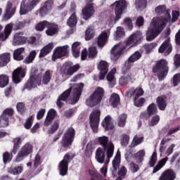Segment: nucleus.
<instances>
[{"instance_id": "nucleus-1", "label": "nucleus", "mask_w": 180, "mask_h": 180, "mask_svg": "<svg viewBox=\"0 0 180 180\" xmlns=\"http://www.w3.org/2000/svg\"><path fill=\"white\" fill-rule=\"evenodd\" d=\"M156 15L165 13V18L155 17L153 18L150 25L146 32V40L151 41L155 39L164 30L165 25L171 22V10H167L165 5L158 6L155 8Z\"/></svg>"}, {"instance_id": "nucleus-2", "label": "nucleus", "mask_w": 180, "mask_h": 180, "mask_svg": "<svg viewBox=\"0 0 180 180\" xmlns=\"http://www.w3.org/2000/svg\"><path fill=\"white\" fill-rule=\"evenodd\" d=\"M105 95V90L102 87H97L86 101V106L94 108L101 105Z\"/></svg>"}, {"instance_id": "nucleus-3", "label": "nucleus", "mask_w": 180, "mask_h": 180, "mask_svg": "<svg viewBox=\"0 0 180 180\" xmlns=\"http://www.w3.org/2000/svg\"><path fill=\"white\" fill-rule=\"evenodd\" d=\"M167 65H168V62H167L165 59H161L156 63V65L153 69V72L158 74L160 81L164 79L165 77H167V74H168V66Z\"/></svg>"}, {"instance_id": "nucleus-4", "label": "nucleus", "mask_w": 180, "mask_h": 180, "mask_svg": "<svg viewBox=\"0 0 180 180\" xmlns=\"http://www.w3.org/2000/svg\"><path fill=\"white\" fill-rule=\"evenodd\" d=\"M98 143L102 146V148L107 150V158H112L115 151V146L109 141V138L106 136H100L98 139Z\"/></svg>"}, {"instance_id": "nucleus-5", "label": "nucleus", "mask_w": 180, "mask_h": 180, "mask_svg": "<svg viewBox=\"0 0 180 180\" xmlns=\"http://www.w3.org/2000/svg\"><path fill=\"white\" fill-rule=\"evenodd\" d=\"M37 4H40V0H22L20 5V15H26L33 11Z\"/></svg>"}, {"instance_id": "nucleus-6", "label": "nucleus", "mask_w": 180, "mask_h": 180, "mask_svg": "<svg viewBox=\"0 0 180 180\" xmlns=\"http://www.w3.org/2000/svg\"><path fill=\"white\" fill-rule=\"evenodd\" d=\"M90 126L94 133H98L99 120H101V111L99 109H94L89 115Z\"/></svg>"}, {"instance_id": "nucleus-7", "label": "nucleus", "mask_w": 180, "mask_h": 180, "mask_svg": "<svg viewBox=\"0 0 180 180\" xmlns=\"http://www.w3.org/2000/svg\"><path fill=\"white\" fill-rule=\"evenodd\" d=\"M112 6L115 11V22H117L122 18L123 11L127 8V1L126 0H119L115 1Z\"/></svg>"}, {"instance_id": "nucleus-8", "label": "nucleus", "mask_w": 180, "mask_h": 180, "mask_svg": "<svg viewBox=\"0 0 180 180\" xmlns=\"http://www.w3.org/2000/svg\"><path fill=\"white\" fill-rule=\"evenodd\" d=\"M32 153H33V146L30 143H25L19 150L15 161L20 162L25 157H27Z\"/></svg>"}, {"instance_id": "nucleus-9", "label": "nucleus", "mask_w": 180, "mask_h": 180, "mask_svg": "<svg viewBox=\"0 0 180 180\" xmlns=\"http://www.w3.org/2000/svg\"><path fill=\"white\" fill-rule=\"evenodd\" d=\"M123 51H124V45L122 43H119L115 44L110 51L111 56L110 58L112 61H117L120 58V56L123 54Z\"/></svg>"}, {"instance_id": "nucleus-10", "label": "nucleus", "mask_w": 180, "mask_h": 180, "mask_svg": "<svg viewBox=\"0 0 180 180\" xmlns=\"http://www.w3.org/2000/svg\"><path fill=\"white\" fill-rule=\"evenodd\" d=\"M70 161L71 156H70L68 154H66L64 156L63 160L59 162L58 169L59 171L60 175L62 176L67 175V172H68V164Z\"/></svg>"}, {"instance_id": "nucleus-11", "label": "nucleus", "mask_w": 180, "mask_h": 180, "mask_svg": "<svg viewBox=\"0 0 180 180\" xmlns=\"http://www.w3.org/2000/svg\"><path fill=\"white\" fill-rule=\"evenodd\" d=\"M75 134V131L74 129L69 128L65 133L63 140H62V146L63 147H70L72 144V141H74V136Z\"/></svg>"}, {"instance_id": "nucleus-12", "label": "nucleus", "mask_w": 180, "mask_h": 180, "mask_svg": "<svg viewBox=\"0 0 180 180\" xmlns=\"http://www.w3.org/2000/svg\"><path fill=\"white\" fill-rule=\"evenodd\" d=\"M69 48L70 46L68 45L56 48L52 55V61H56V60H58V58H61V57L67 56V54H68Z\"/></svg>"}, {"instance_id": "nucleus-13", "label": "nucleus", "mask_w": 180, "mask_h": 180, "mask_svg": "<svg viewBox=\"0 0 180 180\" xmlns=\"http://www.w3.org/2000/svg\"><path fill=\"white\" fill-rule=\"evenodd\" d=\"M172 51V44H171L169 38H167L166 40L160 46L158 52L161 54H164V56H169V54H171Z\"/></svg>"}, {"instance_id": "nucleus-14", "label": "nucleus", "mask_w": 180, "mask_h": 180, "mask_svg": "<svg viewBox=\"0 0 180 180\" xmlns=\"http://www.w3.org/2000/svg\"><path fill=\"white\" fill-rule=\"evenodd\" d=\"M82 89H84V83L76 84L73 85V101L72 103L74 105L79 101V98L81 97V94L82 92Z\"/></svg>"}, {"instance_id": "nucleus-15", "label": "nucleus", "mask_w": 180, "mask_h": 180, "mask_svg": "<svg viewBox=\"0 0 180 180\" xmlns=\"http://www.w3.org/2000/svg\"><path fill=\"white\" fill-rule=\"evenodd\" d=\"M95 14V8L92 4H87L82 9V15L85 20H88L90 18H92Z\"/></svg>"}, {"instance_id": "nucleus-16", "label": "nucleus", "mask_w": 180, "mask_h": 180, "mask_svg": "<svg viewBox=\"0 0 180 180\" xmlns=\"http://www.w3.org/2000/svg\"><path fill=\"white\" fill-rule=\"evenodd\" d=\"M109 64L105 60H101L99 62L98 65V69L100 71L99 79H105V76L108 74L109 71Z\"/></svg>"}, {"instance_id": "nucleus-17", "label": "nucleus", "mask_w": 180, "mask_h": 180, "mask_svg": "<svg viewBox=\"0 0 180 180\" xmlns=\"http://www.w3.org/2000/svg\"><path fill=\"white\" fill-rule=\"evenodd\" d=\"M25 69L18 68L15 69L13 72V81L15 84H19L22 81V78H25Z\"/></svg>"}, {"instance_id": "nucleus-18", "label": "nucleus", "mask_w": 180, "mask_h": 180, "mask_svg": "<svg viewBox=\"0 0 180 180\" xmlns=\"http://www.w3.org/2000/svg\"><path fill=\"white\" fill-rule=\"evenodd\" d=\"M72 84H70V87L65 91L58 98L57 101V105L58 108H61L63 105H64V102L68 99V97L70 96V94H71V91L72 90Z\"/></svg>"}, {"instance_id": "nucleus-19", "label": "nucleus", "mask_w": 180, "mask_h": 180, "mask_svg": "<svg viewBox=\"0 0 180 180\" xmlns=\"http://www.w3.org/2000/svg\"><path fill=\"white\" fill-rule=\"evenodd\" d=\"M141 37H143L141 32L140 31L136 32L135 34L131 35L127 41V45L129 47H133L139 40H141Z\"/></svg>"}, {"instance_id": "nucleus-20", "label": "nucleus", "mask_w": 180, "mask_h": 180, "mask_svg": "<svg viewBox=\"0 0 180 180\" xmlns=\"http://www.w3.org/2000/svg\"><path fill=\"white\" fill-rule=\"evenodd\" d=\"M13 29V25L12 23H9L6 25L4 32L0 33V41H5L9 36H11V33H12V30Z\"/></svg>"}, {"instance_id": "nucleus-21", "label": "nucleus", "mask_w": 180, "mask_h": 180, "mask_svg": "<svg viewBox=\"0 0 180 180\" xmlns=\"http://www.w3.org/2000/svg\"><path fill=\"white\" fill-rule=\"evenodd\" d=\"M116 71V68H113L107 75L106 79L110 88H113L116 85V77H115Z\"/></svg>"}, {"instance_id": "nucleus-22", "label": "nucleus", "mask_w": 180, "mask_h": 180, "mask_svg": "<svg viewBox=\"0 0 180 180\" xmlns=\"http://www.w3.org/2000/svg\"><path fill=\"white\" fill-rule=\"evenodd\" d=\"M26 41H27V39L25 37H23V34L22 32H18L14 35L13 45L20 46V44H25Z\"/></svg>"}, {"instance_id": "nucleus-23", "label": "nucleus", "mask_w": 180, "mask_h": 180, "mask_svg": "<svg viewBox=\"0 0 180 180\" xmlns=\"http://www.w3.org/2000/svg\"><path fill=\"white\" fill-rule=\"evenodd\" d=\"M79 70V65L71 66L70 65H65L62 68V71L65 75H72L74 72H77Z\"/></svg>"}, {"instance_id": "nucleus-24", "label": "nucleus", "mask_w": 180, "mask_h": 180, "mask_svg": "<svg viewBox=\"0 0 180 180\" xmlns=\"http://www.w3.org/2000/svg\"><path fill=\"white\" fill-rule=\"evenodd\" d=\"M56 116H57V111L53 108H51L48 111L46 117L44 122V126H46V127L50 126L51 124L52 120L56 118Z\"/></svg>"}, {"instance_id": "nucleus-25", "label": "nucleus", "mask_w": 180, "mask_h": 180, "mask_svg": "<svg viewBox=\"0 0 180 180\" xmlns=\"http://www.w3.org/2000/svg\"><path fill=\"white\" fill-rule=\"evenodd\" d=\"M16 12V6L13 5L12 1H8L6 8V19H11Z\"/></svg>"}, {"instance_id": "nucleus-26", "label": "nucleus", "mask_w": 180, "mask_h": 180, "mask_svg": "<svg viewBox=\"0 0 180 180\" xmlns=\"http://www.w3.org/2000/svg\"><path fill=\"white\" fill-rule=\"evenodd\" d=\"M109 37V33L106 31L102 32L98 37L97 44L98 47H103L105 44L108 42V39Z\"/></svg>"}, {"instance_id": "nucleus-27", "label": "nucleus", "mask_w": 180, "mask_h": 180, "mask_svg": "<svg viewBox=\"0 0 180 180\" xmlns=\"http://www.w3.org/2000/svg\"><path fill=\"white\" fill-rule=\"evenodd\" d=\"M176 174L172 169H167L165 171L159 178V180H175Z\"/></svg>"}, {"instance_id": "nucleus-28", "label": "nucleus", "mask_w": 180, "mask_h": 180, "mask_svg": "<svg viewBox=\"0 0 180 180\" xmlns=\"http://www.w3.org/2000/svg\"><path fill=\"white\" fill-rule=\"evenodd\" d=\"M105 151H108L102 148H98L96 150V160L99 162V164H103L105 162V157L106 155L105 154Z\"/></svg>"}, {"instance_id": "nucleus-29", "label": "nucleus", "mask_w": 180, "mask_h": 180, "mask_svg": "<svg viewBox=\"0 0 180 180\" xmlns=\"http://www.w3.org/2000/svg\"><path fill=\"white\" fill-rule=\"evenodd\" d=\"M132 75L130 72H124L119 79L120 85H127L129 82H131Z\"/></svg>"}, {"instance_id": "nucleus-30", "label": "nucleus", "mask_w": 180, "mask_h": 180, "mask_svg": "<svg viewBox=\"0 0 180 180\" xmlns=\"http://www.w3.org/2000/svg\"><path fill=\"white\" fill-rule=\"evenodd\" d=\"M54 49V44L53 42L48 44L45 46H44L39 53V58H43V57H46L47 54H49V53H51V50Z\"/></svg>"}, {"instance_id": "nucleus-31", "label": "nucleus", "mask_w": 180, "mask_h": 180, "mask_svg": "<svg viewBox=\"0 0 180 180\" xmlns=\"http://www.w3.org/2000/svg\"><path fill=\"white\" fill-rule=\"evenodd\" d=\"M101 125L105 130H112V129L115 128L113 122L112 121V117L109 115L106 116L103 119Z\"/></svg>"}, {"instance_id": "nucleus-32", "label": "nucleus", "mask_w": 180, "mask_h": 180, "mask_svg": "<svg viewBox=\"0 0 180 180\" xmlns=\"http://www.w3.org/2000/svg\"><path fill=\"white\" fill-rule=\"evenodd\" d=\"M46 28L47 30L46 31V33L47 36H54V34L58 33V25H57L56 24L49 22Z\"/></svg>"}, {"instance_id": "nucleus-33", "label": "nucleus", "mask_w": 180, "mask_h": 180, "mask_svg": "<svg viewBox=\"0 0 180 180\" xmlns=\"http://www.w3.org/2000/svg\"><path fill=\"white\" fill-rule=\"evenodd\" d=\"M40 84H41V81L31 77L30 81L26 84L25 88L26 89L30 90L32 88H36V86L40 85Z\"/></svg>"}, {"instance_id": "nucleus-34", "label": "nucleus", "mask_w": 180, "mask_h": 180, "mask_svg": "<svg viewBox=\"0 0 180 180\" xmlns=\"http://www.w3.org/2000/svg\"><path fill=\"white\" fill-rule=\"evenodd\" d=\"M53 6V1H48L45 3L44 6L39 10V13L41 16H44L46 13H48L51 11V8Z\"/></svg>"}, {"instance_id": "nucleus-35", "label": "nucleus", "mask_w": 180, "mask_h": 180, "mask_svg": "<svg viewBox=\"0 0 180 180\" xmlns=\"http://www.w3.org/2000/svg\"><path fill=\"white\" fill-rule=\"evenodd\" d=\"M72 51L75 58L79 57V51H81V42L76 41L72 45Z\"/></svg>"}, {"instance_id": "nucleus-36", "label": "nucleus", "mask_w": 180, "mask_h": 180, "mask_svg": "<svg viewBox=\"0 0 180 180\" xmlns=\"http://www.w3.org/2000/svg\"><path fill=\"white\" fill-rule=\"evenodd\" d=\"M126 36V31L122 27H117L116 31L114 33L115 40H119L120 39H123Z\"/></svg>"}, {"instance_id": "nucleus-37", "label": "nucleus", "mask_w": 180, "mask_h": 180, "mask_svg": "<svg viewBox=\"0 0 180 180\" xmlns=\"http://www.w3.org/2000/svg\"><path fill=\"white\" fill-rule=\"evenodd\" d=\"M120 165V151L117 150V154L112 160V167L113 171L112 174H116V172L117 171V169L119 168V166Z\"/></svg>"}, {"instance_id": "nucleus-38", "label": "nucleus", "mask_w": 180, "mask_h": 180, "mask_svg": "<svg viewBox=\"0 0 180 180\" xmlns=\"http://www.w3.org/2000/svg\"><path fill=\"white\" fill-rule=\"evenodd\" d=\"M23 140H25V138L22 136H18L14 139L13 140L14 146L12 150V154H16V153H18V150H19V146L22 144V141H23Z\"/></svg>"}, {"instance_id": "nucleus-39", "label": "nucleus", "mask_w": 180, "mask_h": 180, "mask_svg": "<svg viewBox=\"0 0 180 180\" xmlns=\"http://www.w3.org/2000/svg\"><path fill=\"white\" fill-rule=\"evenodd\" d=\"M23 53H25V48H20L14 51V60L16 61H22V60H23Z\"/></svg>"}, {"instance_id": "nucleus-40", "label": "nucleus", "mask_w": 180, "mask_h": 180, "mask_svg": "<svg viewBox=\"0 0 180 180\" xmlns=\"http://www.w3.org/2000/svg\"><path fill=\"white\" fill-rule=\"evenodd\" d=\"M7 171L12 175H20V173L23 172V166L11 167L8 168Z\"/></svg>"}, {"instance_id": "nucleus-41", "label": "nucleus", "mask_w": 180, "mask_h": 180, "mask_svg": "<svg viewBox=\"0 0 180 180\" xmlns=\"http://www.w3.org/2000/svg\"><path fill=\"white\" fill-rule=\"evenodd\" d=\"M165 96H159L156 100V103L160 110H165L167 108V101Z\"/></svg>"}, {"instance_id": "nucleus-42", "label": "nucleus", "mask_w": 180, "mask_h": 180, "mask_svg": "<svg viewBox=\"0 0 180 180\" xmlns=\"http://www.w3.org/2000/svg\"><path fill=\"white\" fill-rule=\"evenodd\" d=\"M11 61V54L2 53L0 55V67H5Z\"/></svg>"}, {"instance_id": "nucleus-43", "label": "nucleus", "mask_w": 180, "mask_h": 180, "mask_svg": "<svg viewBox=\"0 0 180 180\" xmlns=\"http://www.w3.org/2000/svg\"><path fill=\"white\" fill-rule=\"evenodd\" d=\"M120 102V97L119 96V95H117V94H112L110 98V103H111L112 106H113V108H116V106H117V105H119Z\"/></svg>"}, {"instance_id": "nucleus-44", "label": "nucleus", "mask_w": 180, "mask_h": 180, "mask_svg": "<svg viewBox=\"0 0 180 180\" xmlns=\"http://www.w3.org/2000/svg\"><path fill=\"white\" fill-rule=\"evenodd\" d=\"M168 161V158H165L162 159L160 161L158 162V165L153 168V174H155L156 172H158L165 164H167V162Z\"/></svg>"}, {"instance_id": "nucleus-45", "label": "nucleus", "mask_w": 180, "mask_h": 180, "mask_svg": "<svg viewBox=\"0 0 180 180\" xmlns=\"http://www.w3.org/2000/svg\"><path fill=\"white\" fill-rule=\"evenodd\" d=\"M147 6V0H136L135 1V8L136 11H141Z\"/></svg>"}, {"instance_id": "nucleus-46", "label": "nucleus", "mask_w": 180, "mask_h": 180, "mask_svg": "<svg viewBox=\"0 0 180 180\" xmlns=\"http://www.w3.org/2000/svg\"><path fill=\"white\" fill-rule=\"evenodd\" d=\"M77 15L72 13L67 20V25L69 27H75L77 25Z\"/></svg>"}, {"instance_id": "nucleus-47", "label": "nucleus", "mask_w": 180, "mask_h": 180, "mask_svg": "<svg viewBox=\"0 0 180 180\" xmlns=\"http://www.w3.org/2000/svg\"><path fill=\"white\" fill-rule=\"evenodd\" d=\"M95 36V29L92 27H89L85 32V40H91Z\"/></svg>"}, {"instance_id": "nucleus-48", "label": "nucleus", "mask_w": 180, "mask_h": 180, "mask_svg": "<svg viewBox=\"0 0 180 180\" xmlns=\"http://www.w3.org/2000/svg\"><path fill=\"white\" fill-rule=\"evenodd\" d=\"M127 119V115L126 114H122L119 115L117 124L119 127H124L126 126V120Z\"/></svg>"}, {"instance_id": "nucleus-49", "label": "nucleus", "mask_w": 180, "mask_h": 180, "mask_svg": "<svg viewBox=\"0 0 180 180\" xmlns=\"http://www.w3.org/2000/svg\"><path fill=\"white\" fill-rule=\"evenodd\" d=\"M144 95V90L141 87H136L132 91L131 96L134 98H140Z\"/></svg>"}, {"instance_id": "nucleus-50", "label": "nucleus", "mask_w": 180, "mask_h": 180, "mask_svg": "<svg viewBox=\"0 0 180 180\" xmlns=\"http://www.w3.org/2000/svg\"><path fill=\"white\" fill-rule=\"evenodd\" d=\"M9 84V76L6 75H0V88H5Z\"/></svg>"}, {"instance_id": "nucleus-51", "label": "nucleus", "mask_w": 180, "mask_h": 180, "mask_svg": "<svg viewBox=\"0 0 180 180\" xmlns=\"http://www.w3.org/2000/svg\"><path fill=\"white\" fill-rule=\"evenodd\" d=\"M160 115H155L152 117V118L148 121V126L154 127V126H157L158 123H160Z\"/></svg>"}, {"instance_id": "nucleus-52", "label": "nucleus", "mask_w": 180, "mask_h": 180, "mask_svg": "<svg viewBox=\"0 0 180 180\" xmlns=\"http://www.w3.org/2000/svg\"><path fill=\"white\" fill-rule=\"evenodd\" d=\"M158 112L157 109V105L155 103H151L147 108V112L148 116H151V115H155Z\"/></svg>"}, {"instance_id": "nucleus-53", "label": "nucleus", "mask_w": 180, "mask_h": 180, "mask_svg": "<svg viewBox=\"0 0 180 180\" xmlns=\"http://www.w3.org/2000/svg\"><path fill=\"white\" fill-rule=\"evenodd\" d=\"M37 54V53L36 51H32L30 56L25 59L24 63H25V64H30V63H33V60L36 58Z\"/></svg>"}, {"instance_id": "nucleus-54", "label": "nucleus", "mask_w": 180, "mask_h": 180, "mask_svg": "<svg viewBox=\"0 0 180 180\" xmlns=\"http://www.w3.org/2000/svg\"><path fill=\"white\" fill-rule=\"evenodd\" d=\"M130 141V136L127 134H122L120 136V143L122 146H126L129 144Z\"/></svg>"}, {"instance_id": "nucleus-55", "label": "nucleus", "mask_w": 180, "mask_h": 180, "mask_svg": "<svg viewBox=\"0 0 180 180\" xmlns=\"http://www.w3.org/2000/svg\"><path fill=\"white\" fill-rule=\"evenodd\" d=\"M47 26H49V22L48 21H42L36 25L35 29H36V30L41 32V31L44 30V29H46V27H47Z\"/></svg>"}, {"instance_id": "nucleus-56", "label": "nucleus", "mask_w": 180, "mask_h": 180, "mask_svg": "<svg viewBox=\"0 0 180 180\" xmlns=\"http://www.w3.org/2000/svg\"><path fill=\"white\" fill-rule=\"evenodd\" d=\"M98 56V50H96V47L91 46L89 49L88 57L89 58H95Z\"/></svg>"}, {"instance_id": "nucleus-57", "label": "nucleus", "mask_w": 180, "mask_h": 180, "mask_svg": "<svg viewBox=\"0 0 180 180\" xmlns=\"http://www.w3.org/2000/svg\"><path fill=\"white\" fill-rule=\"evenodd\" d=\"M9 124V118L1 115L0 117V127H6Z\"/></svg>"}, {"instance_id": "nucleus-58", "label": "nucleus", "mask_w": 180, "mask_h": 180, "mask_svg": "<svg viewBox=\"0 0 180 180\" xmlns=\"http://www.w3.org/2000/svg\"><path fill=\"white\" fill-rule=\"evenodd\" d=\"M143 140H144L143 137H139L137 136H134L131 143V146L136 147V146H139V144H141V143H143Z\"/></svg>"}, {"instance_id": "nucleus-59", "label": "nucleus", "mask_w": 180, "mask_h": 180, "mask_svg": "<svg viewBox=\"0 0 180 180\" xmlns=\"http://www.w3.org/2000/svg\"><path fill=\"white\" fill-rule=\"evenodd\" d=\"M146 102V98L138 97L136 98H134V103L136 108H140L142 105Z\"/></svg>"}, {"instance_id": "nucleus-60", "label": "nucleus", "mask_w": 180, "mask_h": 180, "mask_svg": "<svg viewBox=\"0 0 180 180\" xmlns=\"http://www.w3.org/2000/svg\"><path fill=\"white\" fill-rule=\"evenodd\" d=\"M140 58H141V53L139 51H136L129 57V61H131V63H134L135 61H137V60H140Z\"/></svg>"}, {"instance_id": "nucleus-61", "label": "nucleus", "mask_w": 180, "mask_h": 180, "mask_svg": "<svg viewBox=\"0 0 180 180\" xmlns=\"http://www.w3.org/2000/svg\"><path fill=\"white\" fill-rule=\"evenodd\" d=\"M144 155H146V152H144V150H139L136 155V160L137 162H143Z\"/></svg>"}, {"instance_id": "nucleus-62", "label": "nucleus", "mask_w": 180, "mask_h": 180, "mask_svg": "<svg viewBox=\"0 0 180 180\" xmlns=\"http://www.w3.org/2000/svg\"><path fill=\"white\" fill-rule=\"evenodd\" d=\"M59 125L60 124L58 123V121L54 122L51 128L48 130L49 134H53V133L58 129Z\"/></svg>"}, {"instance_id": "nucleus-63", "label": "nucleus", "mask_w": 180, "mask_h": 180, "mask_svg": "<svg viewBox=\"0 0 180 180\" xmlns=\"http://www.w3.org/2000/svg\"><path fill=\"white\" fill-rule=\"evenodd\" d=\"M180 84V73H176L173 77V85L174 86H178Z\"/></svg>"}, {"instance_id": "nucleus-64", "label": "nucleus", "mask_w": 180, "mask_h": 180, "mask_svg": "<svg viewBox=\"0 0 180 180\" xmlns=\"http://www.w3.org/2000/svg\"><path fill=\"white\" fill-rule=\"evenodd\" d=\"M174 65L176 68L180 67V55L177 54L174 57Z\"/></svg>"}]
</instances>
